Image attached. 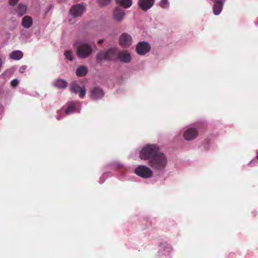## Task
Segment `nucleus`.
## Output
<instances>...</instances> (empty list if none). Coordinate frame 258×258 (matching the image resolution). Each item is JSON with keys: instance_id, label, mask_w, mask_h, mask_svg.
I'll use <instances>...</instances> for the list:
<instances>
[{"instance_id": "1", "label": "nucleus", "mask_w": 258, "mask_h": 258, "mask_svg": "<svg viewBox=\"0 0 258 258\" xmlns=\"http://www.w3.org/2000/svg\"><path fill=\"white\" fill-rule=\"evenodd\" d=\"M160 147L156 144H146L136 150V154L139 158L144 161H148L149 162L154 158L160 151Z\"/></svg>"}, {"instance_id": "2", "label": "nucleus", "mask_w": 258, "mask_h": 258, "mask_svg": "<svg viewBox=\"0 0 258 258\" xmlns=\"http://www.w3.org/2000/svg\"><path fill=\"white\" fill-rule=\"evenodd\" d=\"M153 171L159 174H163L166 171L168 164L167 156L160 152L149 162Z\"/></svg>"}, {"instance_id": "3", "label": "nucleus", "mask_w": 258, "mask_h": 258, "mask_svg": "<svg viewBox=\"0 0 258 258\" xmlns=\"http://www.w3.org/2000/svg\"><path fill=\"white\" fill-rule=\"evenodd\" d=\"M81 102L79 101H72L67 103L64 106L57 111L56 118L59 120L66 115L74 113H80L81 110Z\"/></svg>"}, {"instance_id": "4", "label": "nucleus", "mask_w": 258, "mask_h": 258, "mask_svg": "<svg viewBox=\"0 0 258 258\" xmlns=\"http://www.w3.org/2000/svg\"><path fill=\"white\" fill-rule=\"evenodd\" d=\"M74 46L77 56L81 59L89 57L93 51L92 45L87 41L76 40L74 42Z\"/></svg>"}, {"instance_id": "5", "label": "nucleus", "mask_w": 258, "mask_h": 258, "mask_svg": "<svg viewBox=\"0 0 258 258\" xmlns=\"http://www.w3.org/2000/svg\"><path fill=\"white\" fill-rule=\"evenodd\" d=\"M172 246L166 241L161 242L158 248V258H171Z\"/></svg>"}, {"instance_id": "6", "label": "nucleus", "mask_w": 258, "mask_h": 258, "mask_svg": "<svg viewBox=\"0 0 258 258\" xmlns=\"http://www.w3.org/2000/svg\"><path fill=\"white\" fill-rule=\"evenodd\" d=\"M134 172L138 176L145 179L150 178L153 175V171L151 167L144 165H139L135 168Z\"/></svg>"}, {"instance_id": "7", "label": "nucleus", "mask_w": 258, "mask_h": 258, "mask_svg": "<svg viewBox=\"0 0 258 258\" xmlns=\"http://www.w3.org/2000/svg\"><path fill=\"white\" fill-rule=\"evenodd\" d=\"M90 98L93 101L101 100L105 95L103 89L99 86H93L90 88Z\"/></svg>"}, {"instance_id": "8", "label": "nucleus", "mask_w": 258, "mask_h": 258, "mask_svg": "<svg viewBox=\"0 0 258 258\" xmlns=\"http://www.w3.org/2000/svg\"><path fill=\"white\" fill-rule=\"evenodd\" d=\"M151 50V45L147 41H140L136 45V52L139 55L143 56Z\"/></svg>"}, {"instance_id": "9", "label": "nucleus", "mask_w": 258, "mask_h": 258, "mask_svg": "<svg viewBox=\"0 0 258 258\" xmlns=\"http://www.w3.org/2000/svg\"><path fill=\"white\" fill-rule=\"evenodd\" d=\"M70 91L75 94H78L81 98H83L86 94V90L84 87H80L77 81H74L71 85Z\"/></svg>"}, {"instance_id": "10", "label": "nucleus", "mask_w": 258, "mask_h": 258, "mask_svg": "<svg viewBox=\"0 0 258 258\" xmlns=\"http://www.w3.org/2000/svg\"><path fill=\"white\" fill-rule=\"evenodd\" d=\"M118 42L122 47L128 48L132 45V37L130 34L127 33H123L119 38Z\"/></svg>"}, {"instance_id": "11", "label": "nucleus", "mask_w": 258, "mask_h": 258, "mask_svg": "<svg viewBox=\"0 0 258 258\" xmlns=\"http://www.w3.org/2000/svg\"><path fill=\"white\" fill-rule=\"evenodd\" d=\"M85 9V5L84 4H76L71 7L70 13L72 17H78L83 14Z\"/></svg>"}, {"instance_id": "12", "label": "nucleus", "mask_w": 258, "mask_h": 258, "mask_svg": "<svg viewBox=\"0 0 258 258\" xmlns=\"http://www.w3.org/2000/svg\"><path fill=\"white\" fill-rule=\"evenodd\" d=\"M199 134L197 128L191 127L185 130L183 134L184 139L186 141H190L195 139Z\"/></svg>"}, {"instance_id": "13", "label": "nucleus", "mask_w": 258, "mask_h": 258, "mask_svg": "<svg viewBox=\"0 0 258 258\" xmlns=\"http://www.w3.org/2000/svg\"><path fill=\"white\" fill-rule=\"evenodd\" d=\"M213 3V14L218 16L221 13L224 4L226 0H211Z\"/></svg>"}, {"instance_id": "14", "label": "nucleus", "mask_w": 258, "mask_h": 258, "mask_svg": "<svg viewBox=\"0 0 258 258\" xmlns=\"http://www.w3.org/2000/svg\"><path fill=\"white\" fill-rule=\"evenodd\" d=\"M117 58L121 62L125 63L130 62L132 59L131 53L125 50L120 51L117 54Z\"/></svg>"}, {"instance_id": "15", "label": "nucleus", "mask_w": 258, "mask_h": 258, "mask_svg": "<svg viewBox=\"0 0 258 258\" xmlns=\"http://www.w3.org/2000/svg\"><path fill=\"white\" fill-rule=\"evenodd\" d=\"M155 0H139L138 5L141 10L146 12L153 6Z\"/></svg>"}, {"instance_id": "16", "label": "nucleus", "mask_w": 258, "mask_h": 258, "mask_svg": "<svg viewBox=\"0 0 258 258\" xmlns=\"http://www.w3.org/2000/svg\"><path fill=\"white\" fill-rule=\"evenodd\" d=\"M125 16L124 11L118 7H116L113 13L114 19L117 22L121 21Z\"/></svg>"}, {"instance_id": "17", "label": "nucleus", "mask_w": 258, "mask_h": 258, "mask_svg": "<svg viewBox=\"0 0 258 258\" xmlns=\"http://www.w3.org/2000/svg\"><path fill=\"white\" fill-rule=\"evenodd\" d=\"M33 23V21L31 17L29 16H24L22 20V26L25 28H30Z\"/></svg>"}, {"instance_id": "18", "label": "nucleus", "mask_w": 258, "mask_h": 258, "mask_svg": "<svg viewBox=\"0 0 258 258\" xmlns=\"http://www.w3.org/2000/svg\"><path fill=\"white\" fill-rule=\"evenodd\" d=\"M53 85L58 89L66 88L68 86V82L65 80L58 79L54 81Z\"/></svg>"}, {"instance_id": "19", "label": "nucleus", "mask_w": 258, "mask_h": 258, "mask_svg": "<svg viewBox=\"0 0 258 258\" xmlns=\"http://www.w3.org/2000/svg\"><path fill=\"white\" fill-rule=\"evenodd\" d=\"M122 166L123 164L117 161H114L106 164L104 166V168L106 169L112 168L116 170Z\"/></svg>"}, {"instance_id": "20", "label": "nucleus", "mask_w": 258, "mask_h": 258, "mask_svg": "<svg viewBox=\"0 0 258 258\" xmlns=\"http://www.w3.org/2000/svg\"><path fill=\"white\" fill-rule=\"evenodd\" d=\"M27 6L26 5L20 4L16 9V13L18 17H22L26 12Z\"/></svg>"}, {"instance_id": "21", "label": "nucleus", "mask_w": 258, "mask_h": 258, "mask_svg": "<svg viewBox=\"0 0 258 258\" xmlns=\"http://www.w3.org/2000/svg\"><path fill=\"white\" fill-rule=\"evenodd\" d=\"M23 57V53L20 50H15L12 51L10 54V57L14 60H18L21 59Z\"/></svg>"}, {"instance_id": "22", "label": "nucleus", "mask_w": 258, "mask_h": 258, "mask_svg": "<svg viewBox=\"0 0 258 258\" xmlns=\"http://www.w3.org/2000/svg\"><path fill=\"white\" fill-rule=\"evenodd\" d=\"M106 60H113L115 54V49L113 48H109L105 51Z\"/></svg>"}, {"instance_id": "23", "label": "nucleus", "mask_w": 258, "mask_h": 258, "mask_svg": "<svg viewBox=\"0 0 258 258\" xmlns=\"http://www.w3.org/2000/svg\"><path fill=\"white\" fill-rule=\"evenodd\" d=\"M20 38L25 42L31 36V33L24 29H22L20 31Z\"/></svg>"}, {"instance_id": "24", "label": "nucleus", "mask_w": 258, "mask_h": 258, "mask_svg": "<svg viewBox=\"0 0 258 258\" xmlns=\"http://www.w3.org/2000/svg\"><path fill=\"white\" fill-rule=\"evenodd\" d=\"M88 71V69L86 66H80L76 70V75L80 77L84 76L87 74Z\"/></svg>"}, {"instance_id": "25", "label": "nucleus", "mask_w": 258, "mask_h": 258, "mask_svg": "<svg viewBox=\"0 0 258 258\" xmlns=\"http://www.w3.org/2000/svg\"><path fill=\"white\" fill-rule=\"evenodd\" d=\"M117 2L124 9L130 8L132 5V0H116Z\"/></svg>"}, {"instance_id": "26", "label": "nucleus", "mask_w": 258, "mask_h": 258, "mask_svg": "<svg viewBox=\"0 0 258 258\" xmlns=\"http://www.w3.org/2000/svg\"><path fill=\"white\" fill-rule=\"evenodd\" d=\"M96 61L100 62L103 60H106L105 51H101L98 52L96 56Z\"/></svg>"}, {"instance_id": "27", "label": "nucleus", "mask_w": 258, "mask_h": 258, "mask_svg": "<svg viewBox=\"0 0 258 258\" xmlns=\"http://www.w3.org/2000/svg\"><path fill=\"white\" fill-rule=\"evenodd\" d=\"M160 6L164 9H168L170 3L168 0H161L160 2Z\"/></svg>"}, {"instance_id": "28", "label": "nucleus", "mask_w": 258, "mask_h": 258, "mask_svg": "<svg viewBox=\"0 0 258 258\" xmlns=\"http://www.w3.org/2000/svg\"><path fill=\"white\" fill-rule=\"evenodd\" d=\"M97 1L100 6L104 7L109 5L111 0H97Z\"/></svg>"}, {"instance_id": "29", "label": "nucleus", "mask_w": 258, "mask_h": 258, "mask_svg": "<svg viewBox=\"0 0 258 258\" xmlns=\"http://www.w3.org/2000/svg\"><path fill=\"white\" fill-rule=\"evenodd\" d=\"M107 175H111V172H104L103 173L102 176L100 177V180L99 181L100 184H102L104 182L105 179L107 178Z\"/></svg>"}, {"instance_id": "30", "label": "nucleus", "mask_w": 258, "mask_h": 258, "mask_svg": "<svg viewBox=\"0 0 258 258\" xmlns=\"http://www.w3.org/2000/svg\"><path fill=\"white\" fill-rule=\"evenodd\" d=\"M64 56L67 59L70 61H73V53L72 51L71 50H67L64 53Z\"/></svg>"}, {"instance_id": "31", "label": "nucleus", "mask_w": 258, "mask_h": 258, "mask_svg": "<svg viewBox=\"0 0 258 258\" xmlns=\"http://www.w3.org/2000/svg\"><path fill=\"white\" fill-rule=\"evenodd\" d=\"M258 165V159L253 158L248 164V166L250 167L256 166Z\"/></svg>"}, {"instance_id": "32", "label": "nucleus", "mask_w": 258, "mask_h": 258, "mask_svg": "<svg viewBox=\"0 0 258 258\" xmlns=\"http://www.w3.org/2000/svg\"><path fill=\"white\" fill-rule=\"evenodd\" d=\"M27 68V66L26 65L22 66L19 69V72L21 74H23L26 71Z\"/></svg>"}, {"instance_id": "33", "label": "nucleus", "mask_w": 258, "mask_h": 258, "mask_svg": "<svg viewBox=\"0 0 258 258\" xmlns=\"http://www.w3.org/2000/svg\"><path fill=\"white\" fill-rule=\"evenodd\" d=\"M19 83V81L17 79H14L11 81V85L12 87H16Z\"/></svg>"}, {"instance_id": "34", "label": "nucleus", "mask_w": 258, "mask_h": 258, "mask_svg": "<svg viewBox=\"0 0 258 258\" xmlns=\"http://www.w3.org/2000/svg\"><path fill=\"white\" fill-rule=\"evenodd\" d=\"M19 0H9V4L11 6H14Z\"/></svg>"}, {"instance_id": "35", "label": "nucleus", "mask_w": 258, "mask_h": 258, "mask_svg": "<svg viewBox=\"0 0 258 258\" xmlns=\"http://www.w3.org/2000/svg\"><path fill=\"white\" fill-rule=\"evenodd\" d=\"M104 42V40L103 39H100L98 40V43L100 44Z\"/></svg>"}, {"instance_id": "36", "label": "nucleus", "mask_w": 258, "mask_h": 258, "mask_svg": "<svg viewBox=\"0 0 258 258\" xmlns=\"http://www.w3.org/2000/svg\"><path fill=\"white\" fill-rule=\"evenodd\" d=\"M254 158L258 159V150L256 152V156L255 158Z\"/></svg>"}, {"instance_id": "37", "label": "nucleus", "mask_w": 258, "mask_h": 258, "mask_svg": "<svg viewBox=\"0 0 258 258\" xmlns=\"http://www.w3.org/2000/svg\"><path fill=\"white\" fill-rule=\"evenodd\" d=\"M0 109L3 110V108L2 106L0 105Z\"/></svg>"}]
</instances>
